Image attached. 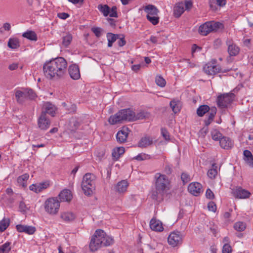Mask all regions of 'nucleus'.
Here are the masks:
<instances>
[{"label": "nucleus", "mask_w": 253, "mask_h": 253, "mask_svg": "<svg viewBox=\"0 0 253 253\" xmlns=\"http://www.w3.org/2000/svg\"><path fill=\"white\" fill-rule=\"evenodd\" d=\"M68 72L70 77L74 80H77L81 77L79 67L76 64L70 65L68 68Z\"/></svg>", "instance_id": "dca6fc26"}, {"label": "nucleus", "mask_w": 253, "mask_h": 253, "mask_svg": "<svg viewBox=\"0 0 253 253\" xmlns=\"http://www.w3.org/2000/svg\"><path fill=\"white\" fill-rule=\"evenodd\" d=\"M211 138L215 141H220V139L223 137L220 132L217 129H213L211 132Z\"/></svg>", "instance_id": "ea45409f"}, {"label": "nucleus", "mask_w": 253, "mask_h": 253, "mask_svg": "<svg viewBox=\"0 0 253 253\" xmlns=\"http://www.w3.org/2000/svg\"><path fill=\"white\" fill-rule=\"evenodd\" d=\"M217 173V166L215 164H213L212 165V168L208 170L207 174L211 178H213L215 177Z\"/></svg>", "instance_id": "79ce46f5"}, {"label": "nucleus", "mask_w": 253, "mask_h": 253, "mask_svg": "<svg viewBox=\"0 0 253 253\" xmlns=\"http://www.w3.org/2000/svg\"><path fill=\"white\" fill-rule=\"evenodd\" d=\"M211 109L207 105H203L199 106L197 110V114L198 116L202 117L206 113L210 112Z\"/></svg>", "instance_id": "72a5a7b5"}, {"label": "nucleus", "mask_w": 253, "mask_h": 253, "mask_svg": "<svg viewBox=\"0 0 253 253\" xmlns=\"http://www.w3.org/2000/svg\"><path fill=\"white\" fill-rule=\"evenodd\" d=\"M150 228L155 231L161 232L164 230L162 223L159 220L152 218L150 222Z\"/></svg>", "instance_id": "6ab92c4d"}, {"label": "nucleus", "mask_w": 253, "mask_h": 253, "mask_svg": "<svg viewBox=\"0 0 253 253\" xmlns=\"http://www.w3.org/2000/svg\"><path fill=\"white\" fill-rule=\"evenodd\" d=\"M223 28V24L219 22L208 21L199 27V32L201 35L207 36L211 32H216Z\"/></svg>", "instance_id": "39448f33"}, {"label": "nucleus", "mask_w": 253, "mask_h": 253, "mask_svg": "<svg viewBox=\"0 0 253 253\" xmlns=\"http://www.w3.org/2000/svg\"><path fill=\"white\" fill-rule=\"evenodd\" d=\"M40 187L41 188V191L43 189H46L49 185V182L47 181L42 182L38 183Z\"/></svg>", "instance_id": "0e129e2a"}, {"label": "nucleus", "mask_w": 253, "mask_h": 253, "mask_svg": "<svg viewBox=\"0 0 253 253\" xmlns=\"http://www.w3.org/2000/svg\"><path fill=\"white\" fill-rule=\"evenodd\" d=\"M234 229L238 231H243L246 228V224L243 222H237L234 225Z\"/></svg>", "instance_id": "c03bdc74"}, {"label": "nucleus", "mask_w": 253, "mask_h": 253, "mask_svg": "<svg viewBox=\"0 0 253 253\" xmlns=\"http://www.w3.org/2000/svg\"><path fill=\"white\" fill-rule=\"evenodd\" d=\"M128 183L126 180H123L119 182L115 186V190L118 192L124 193L126 191Z\"/></svg>", "instance_id": "393cba45"}, {"label": "nucleus", "mask_w": 253, "mask_h": 253, "mask_svg": "<svg viewBox=\"0 0 253 253\" xmlns=\"http://www.w3.org/2000/svg\"><path fill=\"white\" fill-rule=\"evenodd\" d=\"M38 125L42 130H45L49 128L50 121L44 113H41L38 119Z\"/></svg>", "instance_id": "f8f14e48"}, {"label": "nucleus", "mask_w": 253, "mask_h": 253, "mask_svg": "<svg viewBox=\"0 0 253 253\" xmlns=\"http://www.w3.org/2000/svg\"><path fill=\"white\" fill-rule=\"evenodd\" d=\"M26 93H28V97H29L30 99H33L36 97L35 93L32 89H29Z\"/></svg>", "instance_id": "69168bd1"}, {"label": "nucleus", "mask_w": 253, "mask_h": 253, "mask_svg": "<svg viewBox=\"0 0 253 253\" xmlns=\"http://www.w3.org/2000/svg\"><path fill=\"white\" fill-rule=\"evenodd\" d=\"M45 211L50 215H56L59 210L60 202L56 198H49L44 203Z\"/></svg>", "instance_id": "0eeeda50"}, {"label": "nucleus", "mask_w": 253, "mask_h": 253, "mask_svg": "<svg viewBox=\"0 0 253 253\" xmlns=\"http://www.w3.org/2000/svg\"><path fill=\"white\" fill-rule=\"evenodd\" d=\"M206 197L209 199H213L214 197V195L212 191L209 188H208L206 192Z\"/></svg>", "instance_id": "680f3d73"}, {"label": "nucleus", "mask_w": 253, "mask_h": 253, "mask_svg": "<svg viewBox=\"0 0 253 253\" xmlns=\"http://www.w3.org/2000/svg\"><path fill=\"white\" fill-rule=\"evenodd\" d=\"M58 16L59 18L62 19H66L68 17H69V15L68 13L65 12L59 13L58 14Z\"/></svg>", "instance_id": "338daca9"}, {"label": "nucleus", "mask_w": 253, "mask_h": 253, "mask_svg": "<svg viewBox=\"0 0 253 253\" xmlns=\"http://www.w3.org/2000/svg\"><path fill=\"white\" fill-rule=\"evenodd\" d=\"M113 243L112 238L108 236L103 230L97 229L91 237L89 248L91 252H95L101 247L109 246Z\"/></svg>", "instance_id": "f03ea898"}, {"label": "nucleus", "mask_w": 253, "mask_h": 253, "mask_svg": "<svg viewBox=\"0 0 253 253\" xmlns=\"http://www.w3.org/2000/svg\"><path fill=\"white\" fill-rule=\"evenodd\" d=\"M155 82L158 85L161 87H164L166 84L165 80L161 76H156Z\"/></svg>", "instance_id": "49530a36"}, {"label": "nucleus", "mask_w": 253, "mask_h": 253, "mask_svg": "<svg viewBox=\"0 0 253 253\" xmlns=\"http://www.w3.org/2000/svg\"><path fill=\"white\" fill-rule=\"evenodd\" d=\"M174 14L175 17H179L184 11V4L182 2L178 3L174 7Z\"/></svg>", "instance_id": "bb28decb"}, {"label": "nucleus", "mask_w": 253, "mask_h": 253, "mask_svg": "<svg viewBox=\"0 0 253 253\" xmlns=\"http://www.w3.org/2000/svg\"><path fill=\"white\" fill-rule=\"evenodd\" d=\"M60 217L66 222H70L75 219L76 215L72 212L67 211L62 212L60 214Z\"/></svg>", "instance_id": "cd10ccee"}, {"label": "nucleus", "mask_w": 253, "mask_h": 253, "mask_svg": "<svg viewBox=\"0 0 253 253\" xmlns=\"http://www.w3.org/2000/svg\"><path fill=\"white\" fill-rule=\"evenodd\" d=\"M181 179L183 183H186L190 180V177L188 174L185 172H183L181 175Z\"/></svg>", "instance_id": "6e6d98bb"}, {"label": "nucleus", "mask_w": 253, "mask_h": 253, "mask_svg": "<svg viewBox=\"0 0 253 253\" xmlns=\"http://www.w3.org/2000/svg\"><path fill=\"white\" fill-rule=\"evenodd\" d=\"M96 176L91 173H86L83 177L82 188L85 195H91L95 188Z\"/></svg>", "instance_id": "20e7f679"}, {"label": "nucleus", "mask_w": 253, "mask_h": 253, "mask_svg": "<svg viewBox=\"0 0 253 253\" xmlns=\"http://www.w3.org/2000/svg\"><path fill=\"white\" fill-rule=\"evenodd\" d=\"M169 245L174 247L181 244L182 236L180 232L173 231L169 235L168 238Z\"/></svg>", "instance_id": "9d476101"}, {"label": "nucleus", "mask_w": 253, "mask_h": 253, "mask_svg": "<svg viewBox=\"0 0 253 253\" xmlns=\"http://www.w3.org/2000/svg\"><path fill=\"white\" fill-rule=\"evenodd\" d=\"M22 36L29 40L36 41L38 40L36 33L33 31H27L22 34Z\"/></svg>", "instance_id": "c9c22d12"}, {"label": "nucleus", "mask_w": 253, "mask_h": 253, "mask_svg": "<svg viewBox=\"0 0 253 253\" xmlns=\"http://www.w3.org/2000/svg\"><path fill=\"white\" fill-rule=\"evenodd\" d=\"M80 125V122L79 120L76 118H72L70 119L69 122V128L70 133L73 134L76 132Z\"/></svg>", "instance_id": "4be33fe9"}, {"label": "nucleus", "mask_w": 253, "mask_h": 253, "mask_svg": "<svg viewBox=\"0 0 253 253\" xmlns=\"http://www.w3.org/2000/svg\"><path fill=\"white\" fill-rule=\"evenodd\" d=\"M209 5L211 10L215 11L217 9L215 0H209Z\"/></svg>", "instance_id": "052dcab7"}, {"label": "nucleus", "mask_w": 253, "mask_h": 253, "mask_svg": "<svg viewBox=\"0 0 253 253\" xmlns=\"http://www.w3.org/2000/svg\"><path fill=\"white\" fill-rule=\"evenodd\" d=\"M189 192L192 195L198 196L203 192L202 186L199 182H193L190 183L188 187Z\"/></svg>", "instance_id": "4468645a"}, {"label": "nucleus", "mask_w": 253, "mask_h": 253, "mask_svg": "<svg viewBox=\"0 0 253 253\" xmlns=\"http://www.w3.org/2000/svg\"><path fill=\"white\" fill-rule=\"evenodd\" d=\"M147 20L150 21L153 25H156L159 22V17L158 15L150 16L147 15Z\"/></svg>", "instance_id": "de8ad7c7"}, {"label": "nucleus", "mask_w": 253, "mask_h": 253, "mask_svg": "<svg viewBox=\"0 0 253 253\" xmlns=\"http://www.w3.org/2000/svg\"><path fill=\"white\" fill-rule=\"evenodd\" d=\"M231 252L232 249L230 245L227 243L224 244L222 249V253H231Z\"/></svg>", "instance_id": "13d9d810"}, {"label": "nucleus", "mask_w": 253, "mask_h": 253, "mask_svg": "<svg viewBox=\"0 0 253 253\" xmlns=\"http://www.w3.org/2000/svg\"><path fill=\"white\" fill-rule=\"evenodd\" d=\"M117 9V8L116 6H113V7H112L111 8H110V12L109 14L110 17H115V18H117L118 17Z\"/></svg>", "instance_id": "864d4df0"}, {"label": "nucleus", "mask_w": 253, "mask_h": 253, "mask_svg": "<svg viewBox=\"0 0 253 253\" xmlns=\"http://www.w3.org/2000/svg\"><path fill=\"white\" fill-rule=\"evenodd\" d=\"M15 94L16 101L19 104H23L28 97V93L21 90H16Z\"/></svg>", "instance_id": "b1692460"}, {"label": "nucleus", "mask_w": 253, "mask_h": 253, "mask_svg": "<svg viewBox=\"0 0 253 253\" xmlns=\"http://www.w3.org/2000/svg\"><path fill=\"white\" fill-rule=\"evenodd\" d=\"M154 138L149 135H144L142 137L138 143V146L141 148H145L152 145Z\"/></svg>", "instance_id": "2eb2a0df"}, {"label": "nucleus", "mask_w": 253, "mask_h": 253, "mask_svg": "<svg viewBox=\"0 0 253 253\" xmlns=\"http://www.w3.org/2000/svg\"><path fill=\"white\" fill-rule=\"evenodd\" d=\"M209 131L208 126H205L202 128L199 131V135L203 137H204Z\"/></svg>", "instance_id": "e2e57ef3"}, {"label": "nucleus", "mask_w": 253, "mask_h": 253, "mask_svg": "<svg viewBox=\"0 0 253 253\" xmlns=\"http://www.w3.org/2000/svg\"><path fill=\"white\" fill-rule=\"evenodd\" d=\"M147 117V114L144 112H140L137 113L136 115L134 113V121L137 120H142L146 118Z\"/></svg>", "instance_id": "09e8293b"}, {"label": "nucleus", "mask_w": 253, "mask_h": 253, "mask_svg": "<svg viewBox=\"0 0 253 253\" xmlns=\"http://www.w3.org/2000/svg\"><path fill=\"white\" fill-rule=\"evenodd\" d=\"M234 98V94L231 92L219 95L217 99V105L221 108H226L232 102Z\"/></svg>", "instance_id": "6e6552de"}, {"label": "nucleus", "mask_w": 253, "mask_h": 253, "mask_svg": "<svg viewBox=\"0 0 253 253\" xmlns=\"http://www.w3.org/2000/svg\"><path fill=\"white\" fill-rule=\"evenodd\" d=\"M216 113V109L215 107H213L211 109L210 112H209L208 114V119H205V124L206 126H208L213 121Z\"/></svg>", "instance_id": "c85d7f7f"}, {"label": "nucleus", "mask_w": 253, "mask_h": 253, "mask_svg": "<svg viewBox=\"0 0 253 253\" xmlns=\"http://www.w3.org/2000/svg\"><path fill=\"white\" fill-rule=\"evenodd\" d=\"M20 46L19 42L18 39L16 38H10L8 42V46L12 49H16Z\"/></svg>", "instance_id": "58836bf2"}, {"label": "nucleus", "mask_w": 253, "mask_h": 253, "mask_svg": "<svg viewBox=\"0 0 253 253\" xmlns=\"http://www.w3.org/2000/svg\"><path fill=\"white\" fill-rule=\"evenodd\" d=\"M28 210L26 204L23 201H21L19 205V211L23 213H25Z\"/></svg>", "instance_id": "4d7b16f0"}, {"label": "nucleus", "mask_w": 253, "mask_h": 253, "mask_svg": "<svg viewBox=\"0 0 253 253\" xmlns=\"http://www.w3.org/2000/svg\"><path fill=\"white\" fill-rule=\"evenodd\" d=\"M220 147L224 149L228 150L231 149L234 146V142L229 138L223 136L219 141Z\"/></svg>", "instance_id": "a211bd4d"}, {"label": "nucleus", "mask_w": 253, "mask_h": 253, "mask_svg": "<svg viewBox=\"0 0 253 253\" xmlns=\"http://www.w3.org/2000/svg\"><path fill=\"white\" fill-rule=\"evenodd\" d=\"M29 178V175L28 173H24L18 176L17 181L19 186H21L23 188H26L27 187V181Z\"/></svg>", "instance_id": "c756f323"}, {"label": "nucleus", "mask_w": 253, "mask_h": 253, "mask_svg": "<svg viewBox=\"0 0 253 253\" xmlns=\"http://www.w3.org/2000/svg\"><path fill=\"white\" fill-rule=\"evenodd\" d=\"M161 134L166 140H169V132L165 128H162L161 129Z\"/></svg>", "instance_id": "5fc2aeb1"}, {"label": "nucleus", "mask_w": 253, "mask_h": 253, "mask_svg": "<svg viewBox=\"0 0 253 253\" xmlns=\"http://www.w3.org/2000/svg\"><path fill=\"white\" fill-rule=\"evenodd\" d=\"M43 108L44 110H42V113H44L46 115L48 114L52 117H54L56 110V107L49 102L44 103Z\"/></svg>", "instance_id": "412c9836"}, {"label": "nucleus", "mask_w": 253, "mask_h": 253, "mask_svg": "<svg viewBox=\"0 0 253 253\" xmlns=\"http://www.w3.org/2000/svg\"><path fill=\"white\" fill-rule=\"evenodd\" d=\"M11 243L6 242L3 245L0 246V249L2 253H8L11 250Z\"/></svg>", "instance_id": "a18cd8bd"}, {"label": "nucleus", "mask_w": 253, "mask_h": 253, "mask_svg": "<svg viewBox=\"0 0 253 253\" xmlns=\"http://www.w3.org/2000/svg\"><path fill=\"white\" fill-rule=\"evenodd\" d=\"M72 39L73 37L71 34L69 33H65V35L62 37V44L63 46L65 47H68L72 41Z\"/></svg>", "instance_id": "f704fd0d"}, {"label": "nucleus", "mask_w": 253, "mask_h": 253, "mask_svg": "<svg viewBox=\"0 0 253 253\" xmlns=\"http://www.w3.org/2000/svg\"><path fill=\"white\" fill-rule=\"evenodd\" d=\"M119 35L114 34L111 33H108L107 34V38L108 40V46L110 47L112 46L113 43L118 38Z\"/></svg>", "instance_id": "4c0bfd02"}, {"label": "nucleus", "mask_w": 253, "mask_h": 253, "mask_svg": "<svg viewBox=\"0 0 253 253\" xmlns=\"http://www.w3.org/2000/svg\"><path fill=\"white\" fill-rule=\"evenodd\" d=\"M166 193L164 191H158L156 189V190L153 191L151 197L153 200H155L158 202H161L163 200L164 195Z\"/></svg>", "instance_id": "473e14b6"}, {"label": "nucleus", "mask_w": 253, "mask_h": 253, "mask_svg": "<svg viewBox=\"0 0 253 253\" xmlns=\"http://www.w3.org/2000/svg\"><path fill=\"white\" fill-rule=\"evenodd\" d=\"M16 229L19 232H24L29 235L33 234L36 231V228L34 226L18 224L16 226Z\"/></svg>", "instance_id": "f3484780"}, {"label": "nucleus", "mask_w": 253, "mask_h": 253, "mask_svg": "<svg viewBox=\"0 0 253 253\" xmlns=\"http://www.w3.org/2000/svg\"><path fill=\"white\" fill-rule=\"evenodd\" d=\"M208 208L209 211L215 212L216 210V206L213 202H210L208 205Z\"/></svg>", "instance_id": "bf43d9fd"}, {"label": "nucleus", "mask_w": 253, "mask_h": 253, "mask_svg": "<svg viewBox=\"0 0 253 253\" xmlns=\"http://www.w3.org/2000/svg\"><path fill=\"white\" fill-rule=\"evenodd\" d=\"M97 8L105 17L109 15L110 12V8L108 5L100 4L98 5Z\"/></svg>", "instance_id": "e433bc0d"}, {"label": "nucleus", "mask_w": 253, "mask_h": 253, "mask_svg": "<svg viewBox=\"0 0 253 253\" xmlns=\"http://www.w3.org/2000/svg\"><path fill=\"white\" fill-rule=\"evenodd\" d=\"M59 197L61 202H69L72 199V194L69 190L64 189L60 193Z\"/></svg>", "instance_id": "5701e85b"}, {"label": "nucleus", "mask_w": 253, "mask_h": 253, "mask_svg": "<svg viewBox=\"0 0 253 253\" xmlns=\"http://www.w3.org/2000/svg\"><path fill=\"white\" fill-rule=\"evenodd\" d=\"M170 106L171 108L172 111L175 113L179 112L180 110V107L179 106L178 101L172 100L170 102Z\"/></svg>", "instance_id": "37998d69"}, {"label": "nucleus", "mask_w": 253, "mask_h": 253, "mask_svg": "<svg viewBox=\"0 0 253 253\" xmlns=\"http://www.w3.org/2000/svg\"><path fill=\"white\" fill-rule=\"evenodd\" d=\"M10 223V220L9 218L3 219L0 221V232H2L4 231L8 227Z\"/></svg>", "instance_id": "a19ab883"}, {"label": "nucleus", "mask_w": 253, "mask_h": 253, "mask_svg": "<svg viewBox=\"0 0 253 253\" xmlns=\"http://www.w3.org/2000/svg\"><path fill=\"white\" fill-rule=\"evenodd\" d=\"M91 31L97 37L99 38L101 36V32L102 31V29L101 28L92 27L91 28Z\"/></svg>", "instance_id": "603ef678"}, {"label": "nucleus", "mask_w": 253, "mask_h": 253, "mask_svg": "<svg viewBox=\"0 0 253 253\" xmlns=\"http://www.w3.org/2000/svg\"><path fill=\"white\" fill-rule=\"evenodd\" d=\"M134 112L130 108L123 109L119 111L114 115L111 116L108 122L111 125H115L123 122H133Z\"/></svg>", "instance_id": "7ed1b4c3"}, {"label": "nucleus", "mask_w": 253, "mask_h": 253, "mask_svg": "<svg viewBox=\"0 0 253 253\" xmlns=\"http://www.w3.org/2000/svg\"><path fill=\"white\" fill-rule=\"evenodd\" d=\"M243 160L247 166L253 168V155L250 151L248 150L244 151Z\"/></svg>", "instance_id": "aec40b11"}, {"label": "nucleus", "mask_w": 253, "mask_h": 253, "mask_svg": "<svg viewBox=\"0 0 253 253\" xmlns=\"http://www.w3.org/2000/svg\"><path fill=\"white\" fill-rule=\"evenodd\" d=\"M125 153V148L123 147H119L113 149L112 155L114 159L118 160L121 155Z\"/></svg>", "instance_id": "2f4dec72"}, {"label": "nucleus", "mask_w": 253, "mask_h": 253, "mask_svg": "<svg viewBox=\"0 0 253 253\" xmlns=\"http://www.w3.org/2000/svg\"><path fill=\"white\" fill-rule=\"evenodd\" d=\"M67 63L63 57H58L45 63L43 71L45 76L48 79L61 78L66 72Z\"/></svg>", "instance_id": "f257e3e1"}, {"label": "nucleus", "mask_w": 253, "mask_h": 253, "mask_svg": "<svg viewBox=\"0 0 253 253\" xmlns=\"http://www.w3.org/2000/svg\"><path fill=\"white\" fill-rule=\"evenodd\" d=\"M216 63L215 60H212L211 61L208 62L204 67V72L209 75H213L221 72L220 67L216 65Z\"/></svg>", "instance_id": "1a4fd4ad"}, {"label": "nucleus", "mask_w": 253, "mask_h": 253, "mask_svg": "<svg viewBox=\"0 0 253 253\" xmlns=\"http://www.w3.org/2000/svg\"><path fill=\"white\" fill-rule=\"evenodd\" d=\"M228 45V52L230 56H236L239 52L240 49L238 46L230 42L227 43Z\"/></svg>", "instance_id": "7c9ffc66"}, {"label": "nucleus", "mask_w": 253, "mask_h": 253, "mask_svg": "<svg viewBox=\"0 0 253 253\" xmlns=\"http://www.w3.org/2000/svg\"><path fill=\"white\" fill-rule=\"evenodd\" d=\"M130 130L127 127L124 126L119 130L116 135L117 141L120 143L126 141L127 138Z\"/></svg>", "instance_id": "ddd939ff"}, {"label": "nucleus", "mask_w": 253, "mask_h": 253, "mask_svg": "<svg viewBox=\"0 0 253 253\" xmlns=\"http://www.w3.org/2000/svg\"><path fill=\"white\" fill-rule=\"evenodd\" d=\"M232 194L235 198L238 199L249 198L251 195L250 192L240 186L233 189Z\"/></svg>", "instance_id": "9b49d317"}, {"label": "nucleus", "mask_w": 253, "mask_h": 253, "mask_svg": "<svg viewBox=\"0 0 253 253\" xmlns=\"http://www.w3.org/2000/svg\"><path fill=\"white\" fill-rule=\"evenodd\" d=\"M145 12L147 13V15L153 16V15H158V14L159 12L158 8L153 5L148 4L146 5L144 9Z\"/></svg>", "instance_id": "a878e982"}, {"label": "nucleus", "mask_w": 253, "mask_h": 253, "mask_svg": "<svg viewBox=\"0 0 253 253\" xmlns=\"http://www.w3.org/2000/svg\"><path fill=\"white\" fill-rule=\"evenodd\" d=\"M126 42L124 37L120 38L118 41V44L119 46H121V47L125 45L126 44Z\"/></svg>", "instance_id": "774afa93"}, {"label": "nucleus", "mask_w": 253, "mask_h": 253, "mask_svg": "<svg viewBox=\"0 0 253 253\" xmlns=\"http://www.w3.org/2000/svg\"><path fill=\"white\" fill-rule=\"evenodd\" d=\"M134 159L140 161L149 159V156L145 153H140L136 156Z\"/></svg>", "instance_id": "3c124183"}, {"label": "nucleus", "mask_w": 253, "mask_h": 253, "mask_svg": "<svg viewBox=\"0 0 253 253\" xmlns=\"http://www.w3.org/2000/svg\"><path fill=\"white\" fill-rule=\"evenodd\" d=\"M155 188L158 191H167L169 189L170 181L168 177L160 173H157L155 175Z\"/></svg>", "instance_id": "423d86ee"}, {"label": "nucleus", "mask_w": 253, "mask_h": 253, "mask_svg": "<svg viewBox=\"0 0 253 253\" xmlns=\"http://www.w3.org/2000/svg\"><path fill=\"white\" fill-rule=\"evenodd\" d=\"M29 189L31 191H34L37 193L41 192V187L39 186L38 183L32 184L30 186Z\"/></svg>", "instance_id": "8fccbe9b"}]
</instances>
